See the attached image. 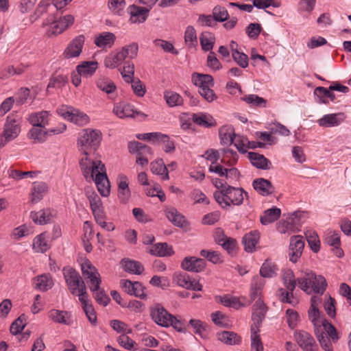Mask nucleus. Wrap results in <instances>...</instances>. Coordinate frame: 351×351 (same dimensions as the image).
I'll list each match as a JSON object with an SVG mask.
<instances>
[{
  "instance_id": "obj_1",
  "label": "nucleus",
  "mask_w": 351,
  "mask_h": 351,
  "mask_svg": "<svg viewBox=\"0 0 351 351\" xmlns=\"http://www.w3.org/2000/svg\"><path fill=\"white\" fill-rule=\"evenodd\" d=\"M101 132L98 130L86 129L77 140L80 151L84 155L80 163L84 160L87 166L93 165V162L101 161L94 156L101 141Z\"/></svg>"
},
{
  "instance_id": "obj_2",
  "label": "nucleus",
  "mask_w": 351,
  "mask_h": 351,
  "mask_svg": "<svg viewBox=\"0 0 351 351\" xmlns=\"http://www.w3.org/2000/svg\"><path fill=\"white\" fill-rule=\"evenodd\" d=\"M83 176L87 181H95L97 189L104 197H108L110 193V182L106 173L105 165L101 162H94L93 165L87 166L84 160L80 163Z\"/></svg>"
},
{
  "instance_id": "obj_3",
  "label": "nucleus",
  "mask_w": 351,
  "mask_h": 351,
  "mask_svg": "<svg viewBox=\"0 0 351 351\" xmlns=\"http://www.w3.org/2000/svg\"><path fill=\"white\" fill-rule=\"evenodd\" d=\"M81 269L96 302L104 306H107L110 301V298L106 294L104 290L100 287L101 280L97 269L88 261L82 264Z\"/></svg>"
},
{
  "instance_id": "obj_4",
  "label": "nucleus",
  "mask_w": 351,
  "mask_h": 351,
  "mask_svg": "<svg viewBox=\"0 0 351 351\" xmlns=\"http://www.w3.org/2000/svg\"><path fill=\"white\" fill-rule=\"evenodd\" d=\"M299 287L307 293L314 292L323 294L325 291L327 282L322 276H317L313 271L305 273L304 276L298 278Z\"/></svg>"
},
{
  "instance_id": "obj_5",
  "label": "nucleus",
  "mask_w": 351,
  "mask_h": 351,
  "mask_svg": "<svg viewBox=\"0 0 351 351\" xmlns=\"http://www.w3.org/2000/svg\"><path fill=\"white\" fill-rule=\"evenodd\" d=\"M73 22L74 17L71 14L60 17L59 20H55V17L51 16L45 20L43 25L47 26L50 25L47 34L49 36H51L61 34L73 25Z\"/></svg>"
},
{
  "instance_id": "obj_6",
  "label": "nucleus",
  "mask_w": 351,
  "mask_h": 351,
  "mask_svg": "<svg viewBox=\"0 0 351 351\" xmlns=\"http://www.w3.org/2000/svg\"><path fill=\"white\" fill-rule=\"evenodd\" d=\"M45 128L33 126L29 132V137L36 143H43L48 136H52L62 133L66 129L65 124H60L55 128L45 130Z\"/></svg>"
},
{
  "instance_id": "obj_7",
  "label": "nucleus",
  "mask_w": 351,
  "mask_h": 351,
  "mask_svg": "<svg viewBox=\"0 0 351 351\" xmlns=\"http://www.w3.org/2000/svg\"><path fill=\"white\" fill-rule=\"evenodd\" d=\"M21 123L22 117L16 113H12L7 117L3 133L8 141H12L19 136Z\"/></svg>"
},
{
  "instance_id": "obj_8",
  "label": "nucleus",
  "mask_w": 351,
  "mask_h": 351,
  "mask_svg": "<svg viewBox=\"0 0 351 351\" xmlns=\"http://www.w3.org/2000/svg\"><path fill=\"white\" fill-rule=\"evenodd\" d=\"M150 316L152 320L158 326L169 328V324L173 315L169 313L160 303H156L149 308Z\"/></svg>"
},
{
  "instance_id": "obj_9",
  "label": "nucleus",
  "mask_w": 351,
  "mask_h": 351,
  "mask_svg": "<svg viewBox=\"0 0 351 351\" xmlns=\"http://www.w3.org/2000/svg\"><path fill=\"white\" fill-rule=\"evenodd\" d=\"M63 275L71 294H77V289L85 284L79 273L72 267H64Z\"/></svg>"
},
{
  "instance_id": "obj_10",
  "label": "nucleus",
  "mask_w": 351,
  "mask_h": 351,
  "mask_svg": "<svg viewBox=\"0 0 351 351\" xmlns=\"http://www.w3.org/2000/svg\"><path fill=\"white\" fill-rule=\"evenodd\" d=\"M293 337L298 346L304 351H315L317 348L313 337L305 330H295Z\"/></svg>"
},
{
  "instance_id": "obj_11",
  "label": "nucleus",
  "mask_w": 351,
  "mask_h": 351,
  "mask_svg": "<svg viewBox=\"0 0 351 351\" xmlns=\"http://www.w3.org/2000/svg\"><path fill=\"white\" fill-rule=\"evenodd\" d=\"M120 285L124 291L130 295H134L141 299H145L147 295L145 293V287L143 285L138 282H132L130 280H121Z\"/></svg>"
},
{
  "instance_id": "obj_12",
  "label": "nucleus",
  "mask_w": 351,
  "mask_h": 351,
  "mask_svg": "<svg viewBox=\"0 0 351 351\" xmlns=\"http://www.w3.org/2000/svg\"><path fill=\"white\" fill-rule=\"evenodd\" d=\"M304 247V239L300 235L293 236L290 239L289 259L293 263H296L301 256Z\"/></svg>"
},
{
  "instance_id": "obj_13",
  "label": "nucleus",
  "mask_w": 351,
  "mask_h": 351,
  "mask_svg": "<svg viewBox=\"0 0 351 351\" xmlns=\"http://www.w3.org/2000/svg\"><path fill=\"white\" fill-rule=\"evenodd\" d=\"M267 310V306L263 301L258 298L253 305L252 315L253 324H252L251 328H259L261 327L265 317Z\"/></svg>"
},
{
  "instance_id": "obj_14",
  "label": "nucleus",
  "mask_w": 351,
  "mask_h": 351,
  "mask_svg": "<svg viewBox=\"0 0 351 351\" xmlns=\"http://www.w3.org/2000/svg\"><path fill=\"white\" fill-rule=\"evenodd\" d=\"M206 266L204 259L195 256L185 257L182 263L181 267L188 271L199 273L202 271Z\"/></svg>"
},
{
  "instance_id": "obj_15",
  "label": "nucleus",
  "mask_w": 351,
  "mask_h": 351,
  "mask_svg": "<svg viewBox=\"0 0 351 351\" xmlns=\"http://www.w3.org/2000/svg\"><path fill=\"white\" fill-rule=\"evenodd\" d=\"M113 112L120 119L134 118L136 115L145 117L143 112L134 110L132 105L124 102L115 104Z\"/></svg>"
},
{
  "instance_id": "obj_16",
  "label": "nucleus",
  "mask_w": 351,
  "mask_h": 351,
  "mask_svg": "<svg viewBox=\"0 0 351 351\" xmlns=\"http://www.w3.org/2000/svg\"><path fill=\"white\" fill-rule=\"evenodd\" d=\"M227 200L231 203V205L240 206L243 204L244 197L247 198L248 195L242 188H236L231 186H227L226 188Z\"/></svg>"
},
{
  "instance_id": "obj_17",
  "label": "nucleus",
  "mask_w": 351,
  "mask_h": 351,
  "mask_svg": "<svg viewBox=\"0 0 351 351\" xmlns=\"http://www.w3.org/2000/svg\"><path fill=\"white\" fill-rule=\"evenodd\" d=\"M85 41L83 35L75 37L64 51V56L66 58H75L80 55Z\"/></svg>"
},
{
  "instance_id": "obj_18",
  "label": "nucleus",
  "mask_w": 351,
  "mask_h": 351,
  "mask_svg": "<svg viewBox=\"0 0 351 351\" xmlns=\"http://www.w3.org/2000/svg\"><path fill=\"white\" fill-rule=\"evenodd\" d=\"M128 12L130 15V21L132 23H141L148 17L149 9L136 5H130Z\"/></svg>"
},
{
  "instance_id": "obj_19",
  "label": "nucleus",
  "mask_w": 351,
  "mask_h": 351,
  "mask_svg": "<svg viewBox=\"0 0 351 351\" xmlns=\"http://www.w3.org/2000/svg\"><path fill=\"white\" fill-rule=\"evenodd\" d=\"M346 119L343 112L326 114L318 120V123L322 127L330 128L339 125Z\"/></svg>"
},
{
  "instance_id": "obj_20",
  "label": "nucleus",
  "mask_w": 351,
  "mask_h": 351,
  "mask_svg": "<svg viewBox=\"0 0 351 351\" xmlns=\"http://www.w3.org/2000/svg\"><path fill=\"white\" fill-rule=\"evenodd\" d=\"M116 40L115 35L109 32H104L95 36L94 43L99 48H111Z\"/></svg>"
},
{
  "instance_id": "obj_21",
  "label": "nucleus",
  "mask_w": 351,
  "mask_h": 351,
  "mask_svg": "<svg viewBox=\"0 0 351 351\" xmlns=\"http://www.w3.org/2000/svg\"><path fill=\"white\" fill-rule=\"evenodd\" d=\"M302 213L300 211H295L291 213L285 220L282 222V226L285 229L282 231L285 233L287 231L296 232L298 230L300 226V221Z\"/></svg>"
},
{
  "instance_id": "obj_22",
  "label": "nucleus",
  "mask_w": 351,
  "mask_h": 351,
  "mask_svg": "<svg viewBox=\"0 0 351 351\" xmlns=\"http://www.w3.org/2000/svg\"><path fill=\"white\" fill-rule=\"evenodd\" d=\"M319 300V298L315 296L311 298V305L308 311V319L313 323L315 329L322 328V319L320 317L321 313L315 304L317 300Z\"/></svg>"
},
{
  "instance_id": "obj_23",
  "label": "nucleus",
  "mask_w": 351,
  "mask_h": 351,
  "mask_svg": "<svg viewBox=\"0 0 351 351\" xmlns=\"http://www.w3.org/2000/svg\"><path fill=\"white\" fill-rule=\"evenodd\" d=\"M248 158L253 166L261 169H269L271 167V162L263 155L256 152H249Z\"/></svg>"
},
{
  "instance_id": "obj_24",
  "label": "nucleus",
  "mask_w": 351,
  "mask_h": 351,
  "mask_svg": "<svg viewBox=\"0 0 351 351\" xmlns=\"http://www.w3.org/2000/svg\"><path fill=\"white\" fill-rule=\"evenodd\" d=\"M260 238V233L257 230L251 231L245 234L242 239L244 245V250L247 252H253L256 245L258 243Z\"/></svg>"
},
{
  "instance_id": "obj_25",
  "label": "nucleus",
  "mask_w": 351,
  "mask_h": 351,
  "mask_svg": "<svg viewBox=\"0 0 351 351\" xmlns=\"http://www.w3.org/2000/svg\"><path fill=\"white\" fill-rule=\"evenodd\" d=\"M49 112L45 110L33 112L29 114L28 121L32 126L45 128L49 124Z\"/></svg>"
},
{
  "instance_id": "obj_26",
  "label": "nucleus",
  "mask_w": 351,
  "mask_h": 351,
  "mask_svg": "<svg viewBox=\"0 0 351 351\" xmlns=\"http://www.w3.org/2000/svg\"><path fill=\"white\" fill-rule=\"evenodd\" d=\"M254 189L261 195L267 196L274 191V186L270 181L264 178H257L253 181Z\"/></svg>"
},
{
  "instance_id": "obj_27",
  "label": "nucleus",
  "mask_w": 351,
  "mask_h": 351,
  "mask_svg": "<svg viewBox=\"0 0 351 351\" xmlns=\"http://www.w3.org/2000/svg\"><path fill=\"white\" fill-rule=\"evenodd\" d=\"M191 79L193 84L198 86L199 88L213 86L214 85L213 77L208 74L193 73Z\"/></svg>"
},
{
  "instance_id": "obj_28",
  "label": "nucleus",
  "mask_w": 351,
  "mask_h": 351,
  "mask_svg": "<svg viewBox=\"0 0 351 351\" xmlns=\"http://www.w3.org/2000/svg\"><path fill=\"white\" fill-rule=\"evenodd\" d=\"M325 240L329 245L334 247L333 251L337 257L341 258L343 256V251L339 247L341 241L339 233L336 232H330L326 235Z\"/></svg>"
},
{
  "instance_id": "obj_29",
  "label": "nucleus",
  "mask_w": 351,
  "mask_h": 351,
  "mask_svg": "<svg viewBox=\"0 0 351 351\" xmlns=\"http://www.w3.org/2000/svg\"><path fill=\"white\" fill-rule=\"evenodd\" d=\"M149 252L157 256H170L174 254V251L167 243H158L151 247Z\"/></svg>"
},
{
  "instance_id": "obj_30",
  "label": "nucleus",
  "mask_w": 351,
  "mask_h": 351,
  "mask_svg": "<svg viewBox=\"0 0 351 351\" xmlns=\"http://www.w3.org/2000/svg\"><path fill=\"white\" fill-rule=\"evenodd\" d=\"M121 263L126 272L139 275L144 271L143 265L138 261L124 258L121 260Z\"/></svg>"
},
{
  "instance_id": "obj_31",
  "label": "nucleus",
  "mask_w": 351,
  "mask_h": 351,
  "mask_svg": "<svg viewBox=\"0 0 351 351\" xmlns=\"http://www.w3.org/2000/svg\"><path fill=\"white\" fill-rule=\"evenodd\" d=\"M217 338L227 345H237L241 341V338L237 333L232 331H223L217 334Z\"/></svg>"
},
{
  "instance_id": "obj_32",
  "label": "nucleus",
  "mask_w": 351,
  "mask_h": 351,
  "mask_svg": "<svg viewBox=\"0 0 351 351\" xmlns=\"http://www.w3.org/2000/svg\"><path fill=\"white\" fill-rule=\"evenodd\" d=\"M167 219L176 226L183 228L185 226V218L176 208H170L165 211Z\"/></svg>"
},
{
  "instance_id": "obj_33",
  "label": "nucleus",
  "mask_w": 351,
  "mask_h": 351,
  "mask_svg": "<svg viewBox=\"0 0 351 351\" xmlns=\"http://www.w3.org/2000/svg\"><path fill=\"white\" fill-rule=\"evenodd\" d=\"M219 138L222 145H232L234 143L235 133L232 126H223L219 130Z\"/></svg>"
},
{
  "instance_id": "obj_34",
  "label": "nucleus",
  "mask_w": 351,
  "mask_h": 351,
  "mask_svg": "<svg viewBox=\"0 0 351 351\" xmlns=\"http://www.w3.org/2000/svg\"><path fill=\"white\" fill-rule=\"evenodd\" d=\"M281 210L280 208L273 207L265 210L264 215L261 217V222L263 225H267L278 220L280 217Z\"/></svg>"
},
{
  "instance_id": "obj_35",
  "label": "nucleus",
  "mask_w": 351,
  "mask_h": 351,
  "mask_svg": "<svg viewBox=\"0 0 351 351\" xmlns=\"http://www.w3.org/2000/svg\"><path fill=\"white\" fill-rule=\"evenodd\" d=\"M47 191V185L45 182H34L32 191L31 201L37 203L43 197V194Z\"/></svg>"
},
{
  "instance_id": "obj_36",
  "label": "nucleus",
  "mask_w": 351,
  "mask_h": 351,
  "mask_svg": "<svg viewBox=\"0 0 351 351\" xmlns=\"http://www.w3.org/2000/svg\"><path fill=\"white\" fill-rule=\"evenodd\" d=\"M96 86L106 94L114 93L117 88L116 85L110 78L104 76L97 80Z\"/></svg>"
},
{
  "instance_id": "obj_37",
  "label": "nucleus",
  "mask_w": 351,
  "mask_h": 351,
  "mask_svg": "<svg viewBox=\"0 0 351 351\" xmlns=\"http://www.w3.org/2000/svg\"><path fill=\"white\" fill-rule=\"evenodd\" d=\"M151 171L153 173L162 176V179H169L167 169L162 159H158L150 164Z\"/></svg>"
},
{
  "instance_id": "obj_38",
  "label": "nucleus",
  "mask_w": 351,
  "mask_h": 351,
  "mask_svg": "<svg viewBox=\"0 0 351 351\" xmlns=\"http://www.w3.org/2000/svg\"><path fill=\"white\" fill-rule=\"evenodd\" d=\"M97 62L95 61H85L79 64L76 68V71L83 76L92 75L97 69Z\"/></svg>"
},
{
  "instance_id": "obj_39",
  "label": "nucleus",
  "mask_w": 351,
  "mask_h": 351,
  "mask_svg": "<svg viewBox=\"0 0 351 351\" xmlns=\"http://www.w3.org/2000/svg\"><path fill=\"white\" fill-rule=\"evenodd\" d=\"M51 210L43 209L38 212H32L31 218L36 223L43 225L49 223L51 219Z\"/></svg>"
},
{
  "instance_id": "obj_40",
  "label": "nucleus",
  "mask_w": 351,
  "mask_h": 351,
  "mask_svg": "<svg viewBox=\"0 0 351 351\" xmlns=\"http://www.w3.org/2000/svg\"><path fill=\"white\" fill-rule=\"evenodd\" d=\"M283 284L287 290L293 292L298 283V279L295 280L293 271L291 269H286L282 275Z\"/></svg>"
},
{
  "instance_id": "obj_41",
  "label": "nucleus",
  "mask_w": 351,
  "mask_h": 351,
  "mask_svg": "<svg viewBox=\"0 0 351 351\" xmlns=\"http://www.w3.org/2000/svg\"><path fill=\"white\" fill-rule=\"evenodd\" d=\"M32 245L34 251L38 253H44L50 248V245L46 240L44 233L34 238Z\"/></svg>"
},
{
  "instance_id": "obj_42",
  "label": "nucleus",
  "mask_w": 351,
  "mask_h": 351,
  "mask_svg": "<svg viewBox=\"0 0 351 351\" xmlns=\"http://www.w3.org/2000/svg\"><path fill=\"white\" fill-rule=\"evenodd\" d=\"M191 280L189 275L184 272H176L173 275V282L186 289L191 287Z\"/></svg>"
},
{
  "instance_id": "obj_43",
  "label": "nucleus",
  "mask_w": 351,
  "mask_h": 351,
  "mask_svg": "<svg viewBox=\"0 0 351 351\" xmlns=\"http://www.w3.org/2000/svg\"><path fill=\"white\" fill-rule=\"evenodd\" d=\"M315 335L319 341L321 347L325 351H333V348L330 342V339L327 337L325 334L324 331L322 330V328H318V329H315Z\"/></svg>"
},
{
  "instance_id": "obj_44",
  "label": "nucleus",
  "mask_w": 351,
  "mask_h": 351,
  "mask_svg": "<svg viewBox=\"0 0 351 351\" xmlns=\"http://www.w3.org/2000/svg\"><path fill=\"white\" fill-rule=\"evenodd\" d=\"M191 120L193 123H196L199 126L204 128H210L215 125L212 117L208 116L206 114H193L191 116Z\"/></svg>"
},
{
  "instance_id": "obj_45",
  "label": "nucleus",
  "mask_w": 351,
  "mask_h": 351,
  "mask_svg": "<svg viewBox=\"0 0 351 351\" xmlns=\"http://www.w3.org/2000/svg\"><path fill=\"white\" fill-rule=\"evenodd\" d=\"M34 287L41 291L51 289L53 285L52 279L47 275H40L35 279Z\"/></svg>"
},
{
  "instance_id": "obj_46",
  "label": "nucleus",
  "mask_w": 351,
  "mask_h": 351,
  "mask_svg": "<svg viewBox=\"0 0 351 351\" xmlns=\"http://www.w3.org/2000/svg\"><path fill=\"white\" fill-rule=\"evenodd\" d=\"M164 97L167 105L170 107L181 106L183 104L182 97L178 93L173 91H165Z\"/></svg>"
},
{
  "instance_id": "obj_47",
  "label": "nucleus",
  "mask_w": 351,
  "mask_h": 351,
  "mask_svg": "<svg viewBox=\"0 0 351 351\" xmlns=\"http://www.w3.org/2000/svg\"><path fill=\"white\" fill-rule=\"evenodd\" d=\"M322 330L326 332L327 335L330 337L333 343H336L339 340V336L337 329L326 318H322Z\"/></svg>"
},
{
  "instance_id": "obj_48",
  "label": "nucleus",
  "mask_w": 351,
  "mask_h": 351,
  "mask_svg": "<svg viewBox=\"0 0 351 351\" xmlns=\"http://www.w3.org/2000/svg\"><path fill=\"white\" fill-rule=\"evenodd\" d=\"M202 48L205 51H208L213 49L215 38L214 35L210 32H203L199 38Z\"/></svg>"
},
{
  "instance_id": "obj_49",
  "label": "nucleus",
  "mask_w": 351,
  "mask_h": 351,
  "mask_svg": "<svg viewBox=\"0 0 351 351\" xmlns=\"http://www.w3.org/2000/svg\"><path fill=\"white\" fill-rule=\"evenodd\" d=\"M277 295L278 296L279 300L282 303H288L292 306H295L298 301L294 298L293 292L290 291H286L283 288H280L277 291Z\"/></svg>"
},
{
  "instance_id": "obj_50",
  "label": "nucleus",
  "mask_w": 351,
  "mask_h": 351,
  "mask_svg": "<svg viewBox=\"0 0 351 351\" xmlns=\"http://www.w3.org/2000/svg\"><path fill=\"white\" fill-rule=\"evenodd\" d=\"M184 42L186 45L191 48L197 45V34L195 28L189 25L184 32Z\"/></svg>"
},
{
  "instance_id": "obj_51",
  "label": "nucleus",
  "mask_w": 351,
  "mask_h": 351,
  "mask_svg": "<svg viewBox=\"0 0 351 351\" xmlns=\"http://www.w3.org/2000/svg\"><path fill=\"white\" fill-rule=\"evenodd\" d=\"M276 266L274 263L266 261L260 269V274L263 278H271L276 275Z\"/></svg>"
},
{
  "instance_id": "obj_52",
  "label": "nucleus",
  "mask_w": 351,
  "mask_h": 351,
  "mask_svg": "<svg viewBox=\"0 0 351 351\" xmlns=\"http://www.w3.org/2000/svg\"><path fill=\"white\" fill-rule=\"evenodd\" d=\"M254 7L258 9H266L272 6L274 8H279L281 5L280 0H250Z\"/></svg>"
},
{
  "instance_id": "obj_53",
  "label": "nucleus",
  "mask_w": 351,
  "mask_h": 351,
  "mask_svg": "<svg viewBox=\"0 0 351 351\" xmlns=\"http://www.w3.org/2000/svg\"><path fill=\"white\" fill-rule=\"evenodd\" d=\"M125 0H109L108 8L115 14L122 16L125 7Z\"/></svg>"
},
{
  "instance_id": "obj_54",
  "label": "nucleus",
  "mask_w": 351,
  "mask_h": 351,
  "mask_svg": "<svg viewBox=\"0 0 351 351\" xmlns=\"http://www.w3.org/2000/svg\"><path fill=\"white\" fill-rule=\"evenodd\" d=\"M330 90L322 86L317 87L314 90V94L317 97L320 98L322 103L326 104L327 101L325 99H322L323 97H328L331 101H335L336 99L335 95Z\"/></svg>"
},
{
  "instance_id": "obj_55",
  "label": "nucleus",
  "mask_w": 351,
  "mask_h": 351,
  "mask_svg": "<svg viewBox=\"0 0 351 351\" xmlns=\"http://www.w3.org/2000/svg\"><path fill=\"white\" fill-rule=\"evenodd\" d=\"M212 14L216 22H224L227 21L229 17V14L226 8L220 5L214 7L212 11Z\"/></svg>"
},
{
  "instance_id": "obj_56",
  "label": "nucleus",
  "mask_w": 351,
  "mask_h": 351,
  "mask_svg": "<svg viewBox=\"0 0 351 351\" xmlns=\"http://www.w3.org/2000/svg\"><path fill=\"white\" fill-rule=\"evenodd\" d=\"M121 74L125 82L129 83L132 81L134 74V64L130 61L125 62L123 69L121 71Z\"/></svg>"
},
{
  "instance_id": "obj_57",
  "label": "nucleus",
  "mask_w": 351,
  "mask_h": 351,
  "mask_svg": "<svg viewBox=\"0 0 351 351\" xmlns=\"http://www.w3.org/2000/svg\"><path fill=\"white\" fill-rule=\"evenodd\" d=\"M68 313L66 311L52 309L49 312V317L55 322L69 324V323L66 319V315Z\"/></svg>"
},
{
  "instance_id": "obj_58",
  "label": "nucleus",
  "mask_w": 351,
  "mask_h": 351,
  "mask_svg": "<svg viewBox=\"0 0 351 351\" xmlns=\"http://www.w3.org/2000/svg\"><path fill=\"white\" fill-rule=\"evenodd\" d=\"M25 317L24 315L19 316L10 326V332L16 335L19 334L25 327Z\"/></svg>"
},
{
  "instance_id": "obj_59",
  "label": "nucleus",
  "mask_w": 351,
  "mask_h": 351,
  "mask_svg": "<svg viewBox=\"0 0 351 351\" xmlns=\"http://www.w3.org/2000/svg\"><path fill=\"white\" fill-rule=\"evenodd\" d=\"M73 113V116L70 121L71 122L78 125H84L89 122L88 116L86 114L80 112L79 110L75 108Z\"/></svg>"
},
{
  "instance_id": "obj_60",
  "label": "nucleus",
  "mask_w": 351,
  "mask_h": 351,
  "mask_svg": "<svg viewBox=\"0 0 351 351\" xmlns=\"http://www.w3.org/2000/svg\"><path fill=\"white\" fill-rule=\"evenodd\" d=\"M68 81L66 76L63 75H53L47 86V90L50 88H60L64 86Z\"/></svg>"
},
{
  "instance_id": "obj_61",
  "label": "nucleus",
  "mask_w": 351,
  "mask_h": 351,
  "mask_svg": "<svg viewBox=\"0 0 351 351\" xmlns=\"http://www.w3.org/2000/svg\"><path fill=\"white\" fill-rule=\"evenodd\" d=\"M88 199L90 209L94 216L103 212L101 206L100 198L97 194L93 193L92 195H90L88 196Z\"/></svg>"
},
{
  "instance_id": "obj_62",
  "label": "nucleus",
  "mask_w": 351,
  "mask_h": 351,
  "mask_svg": "<svg viewBox=\"0 0 351 351\" xmlns=\"http://www.w3.org/2000/svg\"><path fill=\"white\" fill-rule=\"evenodd\" d=\"M306 237L311 249L314 252H318L320 249V241L317 234L315 232L306 234Z\"/></svg>"
},
{
  "instance_id": "obj_63",
  "label": "nucleus",
  "mask_w": 351,
  "mask_h": 351,
  "mask_svg": "<svg viewBox=\"0 0 351 351\" xmlns=\"http://www.w3.org/2000/svg\"><path fill=\"white\" fill-rule=\"evenodd\" d=\"M243 99L247 104H251L253 106L265 107L267 101L258 95H248L245 96Z\"/></svg>"
},
{
  "instance_id": "obj_64",
  "label": "nucleus",
  "mask_w": 351,
  "mask_h": 351,
  "mask_svg": "<svg viewBox=\"0 0 351 351\" xmlns=\"http://www.w3.org/2000/svg\"><path fill=\"white\" fill-rule=\"evenodd\" d=\"M117 341L121 346L126 350H135L136 349L135 348L136 342L126 335L123 334L120 335L117 339Z\"/></svg>"
}]
</instances>
